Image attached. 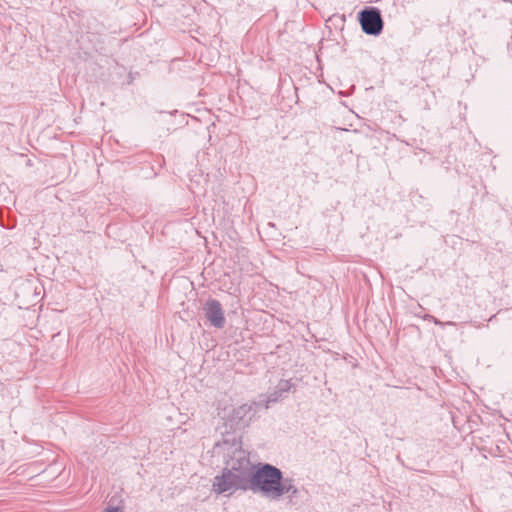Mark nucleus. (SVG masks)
Returning a JSON list of instances; mask_svg holds the SVG:
<instances>
[{
  "mask_svg": "<svg viewBox=\"0 0 512 512\" xmlns=\"http://www.w3.org/2000/svg\"><path fill=\"white\" fill-rule=\"evenodd\" d=\"M210 326L222 329L226 324L225 314L221 303L217 299H208L202 308Z\"/></svg>",
  "mask_w": 512,
  "mask_h": 512,
  "instance_id": "nucleus-6",
  "label": "nucleus"
},
{
  "mask_svg": "<svg viewBox=\"0 0 512 512\" xmlns=\"http://www.w3.org/2000/svg\"><path fill=\"white\" fill-rule=\"evenodd\" d=\"M255 414L252 405L242 404L233 408L225 417V426L231 431L242 430L247 427Z\"/></svg>",
  "mask_w": 512,
  "mask_h": 512,
  "instance_id": "nucleus-4",
  "label": "nucleus"
},
{
  "mask_svg": "<svg viewBox=\"0 0 512 512\" xmlns=\"http://www.w3.org/2000/svg\"><path fill=\"white\" fill-rule=\"evenodd\" d=\"M425 319L433 322L435 325H438V326H441V327H444L446 325H450V326H455L456 323L455 322H452V321H448V322H442L440 321L439 319H437L436 317L432 316V315H427L425 317Z\"/></svg>",
  "mask_w": 512,
  "mask_h": 512,
  "instance_id": "nucleus-8",
  "label": "nucleus"
},
{
  "mask_svg": "<svg viewBox=\"0 0 512 512\" xmlns=\"http://www.w3.org/2000/svg\"><path fill=\"white\" fill-rule=\"evenodd\" d=\"M105 512H121L117 507H110L105 510Z\"/></svg>",
  "mask_w": 512,
  "mask_h": 512,
  "instance_id": "nucleus-9",
  "label": "nucleus"
},
{
  "mask_svg": "<svg viewBox=\"0 0 512 512\" xmlns=\"http://www.w3.org/2000/svg\"><path fill=\"white\" fill-rule=\"evenodd\" d=\"M260 493L270 499H279L285 494L295 496L297 487L291 478H284L282 471L269 463H259L247 483V491Z\"/></svg>",
  "mask_w": 512,
  "mask_h": 512,
  "instance_id": "nucleus-1",
  "label": "nucleus"
},
{
  "mask_svg": "<svg viewBox=\"0 0 512 512\" xmlns=\"http://www.w3.org/2000/svg\"><path fill=\"white\" fill-rule=\"evenodd\" d=\"M362 31L371 36H378L383 31L384 22L381 11L374 6H367L358 13Z\"/></svg>",
  "mask_w": 512,
  "mask_h": 512,
  "instance_id": "nucleus-2",
  "label": "nucleus"
},
{
  "mask_svg": "<svg viewBox=\"0 0 512 512\" xmlns=\"http://www.w3.org/2000/svg\"><path fill=\"white\" fill-rule=\"evenodd\" d=\"M290 380H281L276 385L274 390L266 396V407L268 408L271 403H276L285 398L292 388Z\"/></svg>",
  "mask_w": 512,
  "mask_h": 512,
  "instance_id": "nucleus-7",
  "label": "nucleus"
},
{
  "mask_svg": "<svg viewBox=\"0 0 512 512\" xmlns=\"http://www.w3.org/2000/svg\"><path fill=\"white\" fill-rule=\"evenodd\" d=\"M213 491L217 494H223L226 492H234L237 490L247 491V483L240 481L237 474L231 470H222L220 475L214 477L213 480Z\"/></svg>",
  "mask_w": 512,
  "mask_h": 512,
  "instance_id": "nucleus-3",
  "label": "nucleus"
},
{
  "mask_svg": "<svg viewBox=\"0 0 512 512\" xmlns=\"http://www.w3.org/2000/svg\"><path fill=\"white\" fill-rule=\"evenodd\" d=\"M255 466L256 465H253L243 452L239 451L234 453V455L226 461V466L224 468L237 474L240 481L248 483Z\"/></svg>",
  "mask_w": 512,
  "mask_h": 512,
  "instance_id": "nucleus-5",
  "label": "nucleus"
}]
</instances>
